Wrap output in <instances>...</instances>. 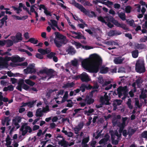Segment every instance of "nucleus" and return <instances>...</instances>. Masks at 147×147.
Returning <instances> with one entry per match:
<instances>
[{"instance_id":"obj_55","label":"nucleus","mask_w":147,"mask_h":147,"mask_svg":"<svg viewBox=\"0 0 147 147\" xmlns=\"http://www.w3.org/2000/svg\"><path fill=\"white\" fill-rule=\"evenodd\" d=\"M82 47L84 49L86 50H89L91 49H92L93 48V47H92L88 46H82Z\"/></svg>"},{"instance_id":"obj_8","label":"nucleus","mask_w":147,"mask_h":147,"mask_svg":"<svg viewBox=\"0 0 147 147\" xmlns=\"http://www.w3.org/2000/svg\"><path fill=\"white\" fill-rule=\"evenodd\" d=\"M20 131L22 132V135L24 136L28 131L29 133H31L32 131V129L29 126H28L27 123H25L22 125L20 128Z\"/></svg>"},{"instance_id":"obj_37","label":"nucleus","mask_w":147,"mask_h":147,"mask_svg":"<svg viewBox=\"0 0 147 147\" xmlns=\"http://www.w3.org/2000/svg\"><path fill=\"white\" fill-rule=\"evenodd\" d=\"M109 71V69L107 67H102L100 69V72L102 74H105L107 72Z\"/></svg>"},{"instance_id":"obj_27","label":"nucleus","mask_w":147,"mask_h":147,"mask_svg":"<svg viewBox=\"0 0 147 147\" xmlns=\"http://www.w3.org/2000/svg\"><path fill=\"white\" fill-rule=\"evenodd\" d=\"M89 141V138L87 137L84 138L82 142V145L83 147H88L86 143Z\"/></svg>"},{"instance_id":"obj_33","label":"nucleus","mask_w":147,"mask_h":147,"mask_svg":"<svg viewBox=\"0 0 147 147\" xmlns=\"http://www.w3.org/2000/svg\"><path fill=\"white\" fill-rule=\"evenodd\" d=\"M98 19L101 22L106 24L109 21V18H103L102 17L100 16L98 18Z\"/></svg>"},{"instance_id":"obj_47","label":"nucleus","mask_w":147,"mask_h":147,"mask_svg":"<svg viewBox=\"0 0 147 147\" xmlns=\"http://www.w3.org/2000/svg\"><path fill=\"white\" fill-rule=\"evenodd\" d=\"M71 63L73 65L76 66L78 65V60L76 59H74L71 61Z\"/></svg>"},{"instance_id":"obj_60","label":"nucleus","mask_w":147,"mask_h":147,"mask_svg":"<svg viewBox=\"0 0 147 147\" xmlns=\"http://www.w3.org/2000/svg\"><path fill=\"white\" fill-rule=\"evenodd\" d=\"M111 72L112 73H116L117 71V68L115 66L113 67L111 70Z\"/></svg>"},{"instance_id":"obj_20","label":"nucleus","mask_w":147,"mask_h":147,"mask_svg":"<svg viewBox=\"0 0 147 147\" xmlns=\"http://www.w3.org/2000/svg\"><path fill=\"white\" fill-rule=\"evenodd\" d=\"M84 124L83 123H80L76 127L74 130L76 134H78V131L83 127Z\"/></svg>"},{"instance_id":"obj_61","label":"nucleus","mask_w":147,"mask_h":147,"mask_svg":"<svg viewBox=\"0 0 147 147\" xmlns=\"http://www.w3.org/2000/svg\"><path fill=\"white\" fill-rule=\"evenodd\" d=\"M140 40L142 42H145L147 40V36H144V37L140 39Z\"/></svg>"},{"instance_id":"obj_38","label":"nucleus","mask_w":147,"mask_h":147,"mask_svg":"<svg viewBox=\"0 0 147 147\" xmlns=\"http://www.w3.org/2000/svg\"><path fill=\"white\" fill-rule=\"evenodd\" d=\"M10 138L9 135L7 136L6 139L5 145L7 146L10 145L11 144V140Z\"/></svg>"},{"instance_id":"obj_3","label":"nucleus","mask_w":147,"mask_h":147,"mask_svg":"<svg viewBox=\"0 0 147 147\" xmlns=\"http://www.w3.org/2000/svg\"><path fill=\"white\" fill-rule=\"evenodd\" d=\"M56 37L54 39V42L57 47L61 46L63 44H65L67 40L65 36L60 34L58 32L55 33Z\"/></svg>"},{"instance_id":"obj_36","label":"nucleus","mask_w":147,"mask_h":147,"mask_svg":"<svg viewBox=\"0 0 147 147\" xmlns=\"http://www.w3.org/2000/svg\"><path fill=\"white\" fill-rule=\"evenodd\" d=\"M74 85V84L73 82L71 83H67L64 85L63 88H71L73 87Z\"/></svg>"},{"instance_id":"obj_40","label":"nucleus","mask_w":147,"mask_h":147,"mask_svg":"<svg viewBox=\"0 0 147 147\" xmlns=\"http://www.w3.org/2000/svg\"><path fill=\"white\" fill-rule=\"evenodd\" d=\"M14 18L17 20H24L27 18V16H24L22 17H20L17 16H14Z\"/></svg>"},{"instance_id":"obj_51","label":"nucleus","mask_w":147,"mask_h":147,"mask_svg":"<svg viewBox=\"0 0 147 147\" xmlns=\"http://www.w3.org/2000/svg\"><path fill=\"white\" fill-rule=\"evenodd\" d=\"M131 99L129 98L128 99L127 104L129 108L131 109L133 108V106H132L131 104Z\"/></svg>"},{"instance_id":"obj_39","label":"nucleus","mask_w":147,"mask_h":147,"mask_svg":"<svg viewBox=\"0 0 147 147\" xmlns=\"http://www.w3.org/2000/svg\"><path fill=\"white\" fill-rule=\"evenodd\" d=\"M67 52L68 53L73 55L76 53V51L74 48L70 47L67 49Z\"/></svg>"},{"instance_id":"obj_59","label":"nucleus","mask_w":147,"mask_h":147,"mask_svg":"<svg viewBox=\"0 0 147 147\" xmlns=\"http://www.w3.org/2000/svg\"><path fill=\"white\" fill-rule=\"evenodd\" d=\"M135 6H136V9L137 11L138 12H140L141 10V7L140 5H135Z\"/></svg>"},{"instance_id":"obj_29","label":"nucleus","mask_w":147,"mask_h":147,"mask_svg":"<svg viewBox=\"0 0 147 147\" xmlns=\"http://www.w3.org/2000/svg\"><path fill=\"white\" fill-rule=\"evenodd\" d=\"M43 115V112L41 108H39L36 110V115L37 117H41Z\"/></svg>"},{"instance_id":"obj_24","label":"nucleus","mask_w":147,"mask_h":147,"mask_svg":"<svg viewBox=\"0 0 147 147\" xmlns=\"http://www.w3.org/2000/svg\"><path fill=\"white\" fill-rule=\"evenodd\" d=\"M4 68L7 67L3 59V57L0 56V69Z\"/></svg>"},{"instance_id":"obj_23","label":"nucleus","mask_w":147,"mask_h":147,"mask_svg":"<svg viewBox=\"0 0 147 147\" xmlns=\"http://www.w3.org/2000/svg\"><path fill=\"white\" fill-rule=\"evenodd\" d=\"M10 119L8 117H5L2 120V123L3 125H9V122Z\"/></svg>"},{"instance_id":"obj_17","label":"nucleus","mask_w":147,"mask_h":147,"mask_svg":"<svg viewBox=\"0 0 147 147\" xmlns=\"http://www.w3.org/2000/svg\"><path fill=\"white\" fill-rule=\"evenodd\" d=\"M80 78L83 82H88L91 80L90 77L86 72L83 73L80 75Z\"/></svg>"},{"instance_id":"obj_12","label":"nucleus","mask_w":147,"mask_h":147,"mask_svg":"<svg viewBox=\"0 0 147 147\" xmlns=\"http://www.w3.org/2000/svg\"><path fill=\"white\" fill-rule=\"evenodd\" d=\"M48 23L53 30H55L56 29L55 27H56L59 31H61L62 30V29L58 27L57 22L56 20H51L50 22H48Z\"/></svg>"},{"instance_id":"obj_53","label":"nucleus","mask_w":147,"mask_h":147,"mask_svg":"<svg viewBox=\"0 0 147 147\" xmlns=\"http://www.w3.org/2000/svg\"><path fill=\"white\" fill-rule=\"evenodd\" d=\"M135 105L136 106H137V107L140 108V107L142 105L140 104H139V101L138 100V98H135Z\"/></svg>"},{"instance_id":"obj_25","label":"nucleus","mask_w":147,"mask_h":147,"mask_svg":"<svg viewBox=\"0 0 147 147\" xmlns=\"http://www.w3.org/2000/svg\"><path fill=\"white\" fill-rule=\"evenodd\" d=\"M55 92L56 93V97H55L54 99H56L58 98H59L60 97H62L64 92V90H60L58 91L57 92Z\"/></svg>"},{"instance_id":"obj_50","label":"nucleus","mask_w":147,"mask_h":147,"mask_svg":"<svg viewBox=\"0 0 147 147\" xmlns=\"http://www.w3.org/2000/svg\"><path fill=\"white\" fill-rule=\"evenodd\" d=\"M119 16L122 20H124L125 19V17L124 13H121L119 14Z\"/></svg>"},{"instance_id":"obj_56","label":"nucleus","mask_w":147,"mask_h":147,"mask_svg":"<svg viewBox=\"0 0 147 147\" xmlns=\"http://www.w3.org/2000/svg\"><path fill=\"white\" fill-rule=\"evenodd\" d=\"M82 110V109H75L74 110V111L75 113L73 114V115H75L76 113H80V111Z\"/></svg>"},{"instance_id":"obj_26","label":"nucleus","mask_w":147,"mask_h":147,"mask_svg":"<svg viewBox=\"0 0 147 147\" xmlns=\"http://www.w3.org/2000/svg\"><path fill=\"white\" fill-rule=\"evenodd\" d=\"M91 88H92V87L90 85H86L84 84H82L80 88V90L82 91V92L84 91L85 88L88 89H90Z\"/></svg>"},{"instance_id":"obj_44","label":"nucleus","mask_w":147,"mask_h":147,"mask_svg":"<svg viewBox=\"0 0 147 147\" xmlns=\"http://www.w3.org/2000/svg\"><path fill=\"white\" fill-rule=\"evenodd\" d=\"M71 43L73 45H74L77 49H78L82 46L81 44L80 43L76 42L74 41H72L71 42Z\"/></svg>"},{"instance_id":"obj_46","label":"nucleus","mask_w":147,"mask_h":147,"mask_svg":"<svg viewBox=\"0 0 147 147\" xmlns=\"http://www.w3.org/2000/svg\"><path fill=\"white\" fill-rule=\"evenodd\" d=\"M127 22L128 24H129L130 26H132L133 27H135L136 26L134 24V21L133 20H127Z\"/></svg>"},{"instance_id":"obj_6","label":"nucleus","mask_w":147,"mask_h":147,"mask_svg":"<svg viewBox=\"0 0 147 147\" xmlns=\"http://www.w3.org/2000/svg\"><path fill=\"white\" fill-rule=\"evenodd\" d=\"M74 6L79 9L82 12L89 17H92L95 16V13L93 11L90 12L87 11L82 5L78 3H75Z\"/></svg>"},{"instance_id":"obj_31","label":"nucleus","mask_w":147,"mask_h":147,"mask_svg":"<svg viewBox=\"0 0 147 147\" xmlns=\"http://www.w3.org/2000/svg\"><path fill=\"white\" fill-rule=\"evenodd\" d=\"M38 51L43 55H45L48 53L50 52V51L49 49L44 50L42 49H38Z\"/></svg>"},{"instance_id":"obj_7","label":"nucleus","mask_w":147,"mask_h":147,"mask_svg":"<svg viewBox=\"0 0 147 147\" xmlns=\"http://www.w3.org/2000/svg\"><path fill=\"white\" fill-rule=\"evenodd\" d=\"M3 59L7 67L9 65L8 62L11 60L12 61L14 62L18 61H20L21 59L20 57L18 56H13L11 57L6 56L5 57H3Z\"/></svg>"},{"instance_id":"obj_28","label":"nucleus","mask_w":147,"mask_h":147,"mask_svg":"<svg viewBox=\"0 0 147 147\" xmlns=\"http://www.w3.org/2000/svg\"><path fill=\"white\" fill-rule=\"evenodd\" d=\"M124 59L123 58L117 57L115 58L114 61L115 64H118L122 63Z\"/></svg>"},{"instance_id":"obj_42","label":"nucleus","mask_w":147,"mask_h":147,"mask_svg":"<svg viewBox=\"0 0 147 147\" xmlns=\"http://www.w3.org/2000/svg\"><path fill=\"white\" fill-rule=\"evenodd\" d=\"M7 16H5L1 20L0 22V28H1L3 26L4 24V22H5V21L7 19Z\"/></svg>"},{"instance_id":"obj_30","label":"nucleus","mask_w":147,"mask_h":147,"mask_svg":"<svg viewBox=\"0 0 147 147\" xmlns=\"http://www.w3.org/2000/svg\"><path fill=\"white\" fill-rule=\"evenodd\" d=\"M121 102L122 101L121 100H116L114 101L113 103V106L114 107L113 110H115L116 109V107L117 105H120L121 104Z\"/></svg>"},{"instance_id":"obj_9","label":"nucleus","mask_w":147,"mask_h":147,"mask_svg":"<svg viewBox=\"0 0 147 147\" xmlns=\"http://www.w3.org/2000/svg\"><path fill=\"white\" fill-rule=\"evenodd\" d=\"M119 96L120 97L124 95V97L122 98H125L127 94V90L125 87H119L117 90Z\"/></svg>"},{"instance_id":"obj_41","label":"nucleus","mask_w":147,"mask_h":147,"mask_svg":"<svg viewBox=\"0 0 147 147\" xmlns=\"http://www.w3.org/2000/svg\"><path fill=\"white\" fill-rule=\"evenodd\" d=\"M24 82L26 84L31 86H33L35 84V83L34 82L31 81L29 79L25 80Z\"/></svg>"},{"instance_id":"obj_15","label":"nucleus","mask_w":147,"mask_h":147,"mask_svg":"<svg viewBox=\"0 0 147 147\" xmlns=\"http://www.w3.org/2000/svg\"><path fill=\"white\" fill-rule=\"evenodd\" d=\"M142 82V80H141V78L140 77H139L138 79L137 80L136 82L132 84V86L134 88V91L131 90L129 92L131 97H133L134 96L133 92L136 91L135 87L136 85L138 87H139L140 84H141Z\"/></svg>"},{"instance_id":"obj_64","label":"nucleus","mask_w":147,"mask_h":147,"mask_svg":"<svg viewBox=\"0 0 147 147\" xmlns=\"http://www.w3.org/2000/svg\"><path fill=\"white\" fill-rule=\"evenodd\" d=\"M44 12L47 15L51 16L50 12L47 10V8L44 10Z\"/></svg>"},{"instance_id":"obj_63","label":"nucleus","mask_w":147,"mask_h":147,"mask_svg":"<svg viewBox=\"0 0 147 147\" xmlns=\"http://www.w3.org/2000/svg\"><path fill=\"white\" fill-rule=\"evenodd\" d=\"M11 80L12 83L13 84H15L17 82V80L13 78H11Z\"/></svg>"},{"instance_id":"obj_62","label":"nucleus","mask_w":147,"mask_h":147,"mask_svg":"<svg viewBox=\"0 0 147 147\" xmlns=\"http://www.w3.org/2000/svg\"><path fill=\"white\" fill-rule=\"evenodd\" d=\"M136 131V130L134 129H129L128 132V134L129 135H132Z\"/></svg>"},{"instance_id":"obj_57","label":"nucleus","mask_w":147,"mask_h":147,"mask_svg":"<svg viewBox=\"0 0 147 147\" xmlns=\"http://www.w3.org/2000/svg\"><path fill=\"white\" fill-rule=\"evenodd\" d=\"M28 63L26 62H24L23 63L19 64V65L21 66L22 67L24 68L25 67L27 66Z\"/></svg>"},{"instance_id":"obj_19","label":"nucleus","mask_w":147,"mask_h":147,"mask_svg":"<svg viewBox=\"0 0 147 147\" xmlns=\"http://www.w3.org/2000/svg\"><path fill=\"white\" fill-rule=\"evenodd\" d=\"M105 94L104 97H101V100L102 102L105 104L108 105L109 104V97L107 95V93H105Z\"/></svg>"},{"instance_id":"obj_49","label":"nucleus","mask_w":147,"mask_h":147,"mask_svg":"<svg viewBox=\"0 0 147 147\" xmlns=\"http://www.w3.org/2000/svg\"><path fill=\"white\" fill-rule=\"evenodd\" d=\"M68 102L67 106V107H72L73 105V103L72 102L71 100H67Z\"/></svg>"},{"instance_id":"obj_5","label":"nucleus","mask_w":147,"mask_h":147,"mask_svg":"<svg viewBox=\"0 0 147 147\" xmlns=\"http://www.w3.org/2000/svg\"><path fill=\"white\" fill-rule=\"evenodd\" d=\"M136 69L137 72L139 73H143L145 71L144 59H139L136 63Z\"/></svg>"},{"instance_id":"obj_14","label":"nucleus","mask_w":147,"mask_h":147,"mask_svg":"<svg viewBox=\"0 0 147 147\" xmlns=\"http://www.w3.org/2000/svg\"><path fill=\"white\" fill-rule=\"evenodd\" d=\"M24 71L26 74L35 73L36 70L34 67V64L30 65L27 68L24 70Z\"/></svg>"},{"instance_id":"obj_45","label":"nucleus","mask_w":147,"mask_h":147,"mask_svg":"<svg viewBox=\"0 0 147 147\" xmlns=\"http://www.w3.org/2000/svg\"><path fill=\"white\" fill-rule=\"evenodd\" d=\"M42 111L43 113H46L49 111H50L49 107L48 106H46L45 107H43L42 109Z\"/></svg>"},{"instance_id":"obj_54","label":"nucleus","mask_w":147,"mask_h":147,"mask_svg":"<svg viewBox=\"0 0 147 147\" xmlns=\"http://www.w3.org/2000/svg\"><path fill=\"white\" fill-rule=\"evenodd\" d=\"M141 136L142 137L147 139V131H144L141 134Z\"/></svg>"},{"instance_id":"obj_21","label":"nucleus","mask_w":147,"mask_h":147,"mask_svg":"<svg viewBox=\"0 0 147 147\" xmlns=\"http://www.w3.org/2000/svg\"><path fill=\"white\" fill-rule=\"evenodd\" d=\"M116 131H117L116 130L114 132H113V133H111V137L112 139V143L114 144H117L118 143V141L117 140H114L115 139V136H116L117 137V138L118 139L119 138H120V137L121 136V135L120 136H117L116 134H115V132Z\"/></svg>"},{"instance_id":"obj_16","label":"nucleus","mask_w":147,"mask_h":147,"mask_svg":"<svg viewBox=\"0 0 147 147\" xmlns=\"http://www.w3.org/2000/svg\"><path fill=\"white\" fill-rule=\"evenodd\" d=\"M11 38L14 43H17L22 40V34L20 33H18L15 36H11Z\"/></svg>"},{"instance_id":"obj_18","label":"nucleus","mask_w":147,"mask_h":147,"mask_svg":"<svg viewBox=\"0 0 147 147\" xmlns=\"http://www.w3.org/2000/svg\"><path fill=\"white\" fill-rule=\"evenodd\" d=\"M96 1L99 3L107 5L109 8L111 7V6L113 5V3L109 0H96Z\"/></svg>"},{"instance_id":"obj_35","label":"nucleus","mask_w":147,"mask_h":147,"mask_svg":"<svg viewBox=\"0 0 147 147\" xmlns=\"http://www.w3.org/2000/svg\"><path fill=\"white\" fill-rule=\"evenodd\" d=\"M94 111V110L93 109L89 107L88 110H85L84 112L85 114L87 115H90Z\"/></svg>"},{"instance_id":"obj_48","label":"nucleus","mask_w":147,"mask_h":147,"mask_svg":"<svg viewBox=\"0 0 147 147\" xmlns=\"http://www.w3.org/2000/svg\"><path fill=\"white\" fill-rule=\"evenodd\" d=\"M28 42H30L31 43L34 44H36L37 43L38 40H35L34 38H31L29 39Z\"/></svg>"},{"instance_id":"obj_32","label":"nucleus","mask_w":147,"mask_h":147,"mask_svg":"<svg viewBox=\"0 0 147 147\" xmlns=\"http://www.w3.org/2000/svg\"><path fill=\"white\" fill-rule=\"evenodd\" d=\"M5 45L7 47H9L12 45L14 43L13 40H5Z\"/></svg>"},{"instance_id":"obj_2","label":"nucleus","mask_w":147,"mask_h":147,"mask_svg":"<svg viewBox=\"0 0 147 147\" xmlns=\"http://www.w3.org/2000/svg\"><path fill=\"white\" fill-rule=\"evenodd\" d=\"M121 118L120 116L118 115L117 116V118L113 119L112 121L113 125L114 126L117 125L119 127V133L117 131H116L115 134L117 136H120L121 135V133L124 127L126 125L125 121L127 120V118L126 117L122 118V123H120L119 122L118 119Z\"/></svg>"},{"instance_id":"obj_11","label":"nucleus","mask_w":147,"mask_h":147,"mask_svg":"<svg viewBox=\"0 0 147 147\" xmlns=\"http://www.w3.org/2000/svg\"><path fill=\"white\" fill-rule=\"evenodd\" d=\"M24 80L22 79H20L19 80L18 83V86L16 88L20 91H22V87L25 90H27L29 88V87L27 85L24 83Z\"/></svg>"},{"instance_id":"obj_52","label":"nucleus","mask_w":147,"mask_h":147,"mask_svg":"<svg viewBox=\"0 0 147 147\" xmlns=\"http://www.w3.org/2000/svg\"><path fill=\"white\" fill-rule=\"evenodd\" d=\"M64 134L68 137H72L73 135V133L71 132H67V131H64Z\"/></svg>"},{"instance_id":"obj_1","label":"nucleus","mask_w":147,"mask_h":147,"mask_svg":"<svg viewBox=\"0 0 147 147\" xmlns=\"http://www.w3.org/2000/svg\"><path fill=\"white\" fill-rule=\"evenodd\" d=\"M102 62L101 57L94 54L90 55L88 58L83 60L82 62V67L90 72L97 73Z\"/></svg>"},{"instance_id":"obj_22","label":"nucleus","mask_w":147,"mask_h":147,"mask_svg":"<svg viewBox=\"0 0 147 147\" xmlns=\"http://www.w3.org/2000/svg\"><path fill=\"white\" fill-rule=\"evenodd\" d=\"M98 82L102 84L103 86H104L110 83V81H105V83H103L104 81L102 77L101 76H100L98 78Z\"/></svg>"},{"instance_id":"obj_10","label":"nucleus","mask_w":147,"mask_h":147,"mask_svg":"<svg viewBox=\"0 0 147 147\" xmlns=\"http://www.w3.org/2000/svg\"><path fill=\"white\" fill-rule=\"evenodd\" d=\"M20 122V120L16 118L13 120V123L12 126H10L11 129L10 131L12 132L16 130L19 128L20 126L18 123Z\"/></svg>"},{"instance_id":"obj_4","label":"nucleus","mask_w":147,"mask_h":147,"mask_svg":"<svg viewBox=\"0 0 147 147\" xmlns=\"http://www.w3.org/2000/svg\"><path fill=\"white\" fill-rule=\"evenodd\" d=\"M77 100L78 101H80L79 104L81 107H84L86 104L90 105L94 101V100L92 98L91 96H86V99L82 98V97H79L77 98Z\"/></svg>"},{"instance_id":"obj_58","label":"nucleus","mask_w":147,"mask_h":147,"mask_svg":"<svg viewBox=\"0 0 147 147\" xmlns=\"http://www.w3.org/2000/svg\"><path fill=\"white\" fill-rule=\"evenodd\" d=\"M131 7L129 6H127L125 8V11L127 13H129L130 12Z\"/></svg>"},{"instance_id":"obj_43","label":"nucleus","mask_w":147,"mask_h":147,"mask_svg":"<svg viewBox=\"0 0 147 147\" xmlns=\"http://www.w3.org/2000/svg\"><path fill=\"white\" fill-rule=\"evenodd\" d=\"M132 55L133 57L134 58L137 57L138 55V50H136L132 52Z\"/></svg>"},{"instance_id":"obj_34","label":"nucleus","mask_w":147,"mask_h":147,"mask_svg":"<svg viewBox=\"0 0 147 147\" xmlns=\"http://www.w3.org/2000/svg\"><path fill=\"white\" fill-rule=\"evenodd\" d=\"M58 144L62 146H63L64 147H67L68 145L67 142L64 140L59 141Z\"/></svg>"},{"instance_id":"obj_13","label":"nucleus","mask_w":147,"mask_h":147,"mask_svg":"<svg viewBox=\"0 0 147 147\" xmlns=\"http://www.w3.org/2000/svg\"><path fill=\"white\" fill-rule=\"evenodd\" d=\"M46 70L43 69L40 70L39 72H38L37 74L38 75H40L41 74H45L47 75V76L45 78H42V79H45L47 77H48V79H49L53 77V75L52 73V70H49L48 72L47 73H46Z\"/></svg>"}]
</instances>
